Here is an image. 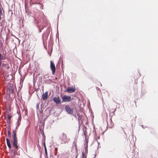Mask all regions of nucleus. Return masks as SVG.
<instances>
[{
	"mask_svg": "<svg viewBox=\"0 0 158 158\" xmlns=\"http://www.w3.org/2000/svg\"><path fill=\"white\" fill-rule=\"evenodd\" d=\"M62 102H69L71 100V97L70 96L64 95L62 98Z\"/></svg>",
	"mask_w": 158,
	"mask_h": 158,
	"instance_id": "obj_6",
	"label": "nucleus"
},
{
	"mask_svg": "<svg viewBox=\"0 0 158 158\" xmlns=\"http://www.w3.org/2000/svg\"><path fill=\"white\" fill-rule=\"evenodd\" d=\"M13 142H12V145L13 147L15 148V150L17 151L18 149V139L16 136V133L15 130H14L13 131Z\"/></svg>",
	"mask_w": 158,
	"mask_h": 158,
	"instance_id": "obj_1",
	"label": "nucleus"
},
{
	"mask_svg": "<svg viewBox=\"0 0 158 158\" xmlns=\"http://www.w3.org/2000/svg\"><path fill=\"white\" fill-rule=\"evenodd\" d=\"M10 108H8V109H6V110L7 111L8 110L9 111H10Z\"/></svg>",
	"mask_w": 158,
	"mask_h": 158,
	"instance_id": "obj_21",
	"label": "nucleus"
},
{
	"mask_svg": "<svg viewBox=\"0 0 158 158\" xmlns=\"http://www.w3.org/2000/svg\"><path fill=\"white\" fill-rule=\"evenodd\" d=\"M6 141L7 145L9 149H11V146L10 144V141L9 139L8 138H6Z\"/></svg>",
	"mask_w": 158,
	"mask_h": 158,
	"instance_id": "obj_12",
	"label": "nucleus"
},
{
	"mask_svg": "<svg viewBox=\"0 0 158 158\" xmlns=\"http://www.w3.org/2000/svg\"><path fill=\"white\" fill-rule=\"evenodd\" d=\"M40 121V119H39V121Z\"/></svg>",
	"mask_w": 158,
	"mask_h": 158,
	"instance_id": "obj_26",
	"label": "nucleus"
},
{
	"mask_svg": "<svg viewBox=\"0 0 158 158\" xmlns=\"http://www.w3.org/2000/svg\"><path fill=\"white\" fill-rule=\"evenodd\" d=\"M48 92L46 91L42 95V98L43 100L45 101L48 98Z\"/></svg>",
	"mask_w": 158,
	"mask_h": 158,
	"instance_id": "obj_10",
	"label": "nucleus"
},
{
	"mask_svg": "<svg viewBox=\"0 0 158 158\" xmlns=\"http://www.w3.org/2000/svg\"><path fill=\"white\" fill-rule=\"evenodd\" d=\"M44 150H45V153L46 154V155H47V149H46L45 144V143L44 144Z\"/></svg>",
	"mask_w": 158,
	"mask_h": 158,
	"instance_id": "obj_15",
	"label": "nucleus"
},
{
	"mask_svg": "<svg viewBox=\"0 0 158 158\" xmlns=\"http://www.w3.org/2000/svg\"><path fill=\"white\" fill-rule=\"evenodd\" d=\"M87 150V149H86V148H85V151H86V150Z\"/></svg>",
	"mask_w": 158,
	"mask_h": 158,
	"instance_id": "obj_25",
	"label": "nucleus"
},
{
	"mask_svg": "<svg viewBox=\"0 0 158 158\" xmlns=\"http://www.w3.org/2000/svg\"><path fill=\"white\" fill-rule=\"evenodd\" d=\"M50 68L52 71V74H54L56 71V67L52 61H50Z\"/></svg>",
	"mask_w": 158,
	"mask_h": 158,
	"instance_id": "obj_7",
	"label": "nucleus"
},
{
	"mask_svg": "<svg viewBox=\"0 0 158 158\" xmlns=\"http://www.w3.org/2000/svg\"><path fill=\"white\" fill-rule=\"evenodd\" d=\"M65 109L67 113L69 114H72L73 113L74 108L69 106V105H66Z\"/></svg>",
	"mask_w": 158,
	"mask_h": 158,
	"instance_id": "obj_5",
	"label": "nucleus"
},
{
	"mask_svg": "<svg viewBox=\"0 0 158 158\" xmlns=\"http://www.w3.org/2000/svg\"><path fill=\"white\" fill-rule=\"evenodd\" d=\"M82 158H86V156L85 155V154L84 152H82Z\"/></svg>",
	"mask_w": 158,
	"mask_h": 158,
	"instance_id": "obj_17",
	"label": "nucleus"
},
{
	"mask_svg": "<svg viewBox=\"0 0 158 158\" xmlns=\"http://www.w3.org/2000/svg\"><path fill=\"white\" fill-rule=\"evenodd\" d=\"M131 117H132V118H136V115L135 114H133L132 116H131Z\"/></svg>",
	"mask_w": 158,
	"mask_h": 158,
	"instance_id": "obj_18",
	"label": "nucleus"
},
{
	"mask_svg": "<svg viewBox=\"0 0 158 158\" xmlns=\"http://www.w3.org/2000/svg\"><path fill=\"white\" fill-rule=\"evenodd\" d=\"M22 114L24 116H26L27 114V109H24L22 111Z\"/></svg>",
	"mask_w": 158,
	"mask_h": 158,
	"instance_id": "obj_13",
	"label": "nucleus"
},
{
	"mask_svg": "<svg viewBox=\"0 0 158 158\" xmlns=\"http://www.w3.org/2000/svg\"><path fill=\"white\" fill-rule=\"evenodd\" d=\"M75 91V87H68L67 89V91L69 93H71L74 92Z\"/></svg>",
	"mask_w": 158,
	"mask_h": 158,
	"instance_id": "obj_8",
	"label": "nucleus"
},
{
	"mask_svg": "<svg viewBox=\"0 0 158 158\" xmlns=\"http://www.w3.org/2000/svg\"><path fill=\"white\" fill-rule=\"evenodd\" d=\"M53 100L56 104H58L61 103L59 99V98L58 97H54L53 98Z\"/></svg>",
	"mask_w": 158,
	"mask_h": 158,
	"instance_id": "obj_9",
	"label": "nucleus"
},
{
	"mask_svg": "<svg viewBox=\"0 0 158 158\" xmlns=\"http://www.w3.org/2000/svg\"><path fill=\"white\" fill-rule=\"evenodd\" d=\"M57 153V152H56L55 153V155H56H56Z\"/></svg>",
	"mask_w": 158,
	"mask_h": 158,
	"instance_id": "obj_23",
	"label": "nucleus"
},
{
	"mask_svg": "<svg viewBox=\"0 0 158 158\" xmlns=\"http://www.w3.org/2000/svg\"><path fill=\"white\" fill-rule=\"evenodd\" d=\"M79 128H80V127H79Z\"/></svg>",
	"mask_w": 158,
	"mask_h": 158,
	"instance_id": "obj_27",
	"label": "nucleus"
},
{
	"mask_svg": "<svg viewBox=\"0 0 158 158\" xmlns=\"http://www.w3.org/2000/svg\"><path fill=\"white\" fill-rule=\"evenodd\" d=\"M59 139L61 143H68L70 140V139L67 137L66 135L63 133L60 136Z\"/></svg>",
	"mask_w": 158,
	"mask_h": 158,
	"instance_id": "obj_2",
	"label": "nucleus"
},
{
	"mask_svg": "<svg viewBox=\"0 0 158 158\" xmlns=\"http://www.w3.org/2000/svg\"><path fill=\"white\" fill-rule=\"evenodd\" d=\"M14 88L13 84H9L7 85V92L9 94H13L14 92Z\"/></svg>",
	"mask_w": 158,
	"mask_h": 158,
	"instance_id": "obj_4",
	"label": "nucleus"
},
{
	"mask_svg": "<svg viewBox=\"0 0 158 158\" xmlns=\"http://www.w3.org/2000/svg\"><path fill=\"white\" fill-rule=\"evenodd\" d=\"M20 119H18V123L19 121H20Z\"/></svg>",
	"mask_w": 158,
	"mask_h": 158,
	"instance_id": "obj_22",
	"label": "nucleus"
},
{
	"mask_svg": "<svg viewBox=\"0 0 158 158\" xmlns=\"http://www.w3.org/2000/svg\"><path fill=\"white\" fill-rule=\"evenodd\" d=\"M11 129L10 128H8L7 129L8 134L7 137L9 138H10L11 137V134L10 133Z\"/></svg>",
	"mask_w": 158,
	"mask_h": 158,
	"instance_id": "obj_14",
	"label": "nucleus"
},
{
	"mask_svg": "<svg viewBox=\"0 0 158 158\" xmlns=\"http://www.w3.org/2000/svg\"><path fill=\"white\" fill-rule=\"evenodd\" d=\"M12 117V115L11 114H8V118H11Z\"/></svg>",
	"mask_w": 158,
	"mask_h": 158,
	"instance_id": "obj_16",
	"label": "nucleus"
},
{
	"mask_svg": "<svg viewBox=\"0 0 158 158\" xmlns=\"http://www.w3.org/2000/svg\"><path fill=\"white\" fill-rule=\"evenodd\" d=\"M35 20L36 21L38 24L40 22V21L39 20H38L37 18H35Z\"/></svg>",
	"mask_w": 158,
	"mask_h": 158,
	"instance_id": "obj_19",
	"label": "nucleus"
},
{
	"mask_svg": "<svg viewBox=\"0 0 158 158\" xmlns=\"http://www.w3.org/2000/svg\"><path fill=\"white\" fill-rule=\"evenodd\" d=\"M91 118H94V116H92L91 117Z\"/></svg>",
	"mask_w": 158,
	"mask_h": 158,
	"instance_id": "obj_24",
	"label": "nucleus"
},
{
	"mask_svg": "<svg viewBox=\"0 0 158 158\" xmlns=\"http://www.w3.org/2000/svg\"><path fill=\"white\" fill-rule=\"evenodd\" d=\"M87 127H85V126H83V131L84 134L85 136V138L86 139V135H87Z\"/></svg>",
	"mask_w": 158,
	"mask_h": 158,
	"instance_id": "obj_11",
	"label": "nucleus"
},
{
	"mask_svg": "<svg viewBox=\"0 0 158 158\" xmlns=\"http://www.w3.org/2000/svg\"><path fill=\"white\" fill-rule=\"evenodd\" d=\"M10 66L9 64L5 61H2L1 62L0 64V68L2 69H5L7 70L10 69Z\"/></svg>",
	"mask_w": 158,
	"mask_h": 158,
	"instance_id": "obj_3",
	"label": "nucleus"
},
{
	"mask_svg": "<svg viewBox=\"0 0 158 158\" xmlns=\"http://www.w3.org/2000/svg\"><path fill=\"white\" fill-rule=\"evenodd\" d=\"M58 149L57 147H55V150L56 152H57V151H58Z\"/></svg>",
	"mask_w": 158,
	"mask_h": 158,
	"instance_id": "obj_20",
	"label": "nucleus"
}]
</instances>
